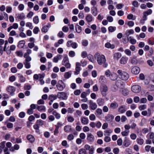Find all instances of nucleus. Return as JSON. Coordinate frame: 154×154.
<instances>
[{
  "mask_svg": "<svg viewBox=\"0 0 154 154\" xmlns=\"http://www.w3.org/2000/svg\"><path fill=\"white\" fill-rule=\"evenodd\" d=\"M105 47L107 48H110L112 49H114L115 48V46L113 45H111L110 43L109 42H107L105 44Z\"/></svg>",
  "mask_w": 154,
  "mask_h": 154,
  "instance_id": "obj_26",
  "label": "nucleus"
},
{
  "mask_svg": "<svg viewBox=\"0 0 154 154\" xmlns=\"http://www.w3.org/2000/svg\"><path fill=\"white\" fill-rule=\"evenodd\" d=\"M6 90L12 94V93L14 92L15 91V88L13 86H10L6 88Z\"/></svg>",
  "mask_w": 154,
  "mask_h": 154,
  "instance_id": "obj_17",
  "label": "nucleus"
},
{
  "mask_svg": "<svg viewBox=\"0 0 154 154\" xmlns=\"http://www.w3.org/2000/svg\"><path fill=\"white\" fill-rule=\"evenodd\" d=\"M127 18L129 20H134L136 19V17L132 14H130L127 15Z\"/></svg>",
  "mask_w": 154,
  "mask_h": 154,
  "instance_id": "obj_35",
  "label": "nucleus"
},
{
  "mask_svg": "<svg viewBox=\"0 0 154 154\" xmlns=\"http://www.w3.org/2000/svg\"><path fill=\"white\" fill-rule=\"evenodd\" d=\"M131 141L128 139H125L123 142V145L125 147L129 146L131 144Z\"/></svg>",
  "mask_w": 154,
  "mask_h": 154,
  "instance_id": "obj_21",
  "label": "nucleus"
},
{
  "mask_svg": "<svg viewBox=\"0 0 154 154\" xmlns=\"http://www.w3.org/2000/svg\"><path fill=\"white\" fill-rule=\"evenodd\" d=\"M72 74L71 71H69L66 72L65 73L64 75V77L66 79H69L71 77Z\"/></svg>",
  "mask_w": 154,
  "mask_h": 154,
  "instance_id": "obj_27",
  "label": "nucleus"
},
{
  "mask_svg": "<svg viewBox=\"0 0 154 154\" xmlns=\"http://www.w3.org/2000/svg\"><path fill=\"white\" fill-rule=\"evenodd\" d=\"M67 138L70 141L74 139V136L72 134H69L67 136Z\"/></svg>",
  "mask_w": 154,
  "mask_h": 154,
  "instance_id": "obj_57",
  "label": "nucleus"
},
{
  "mask_svg": "<svg viewBox=\"0 0 154 154\" xmlns=\"http://www.w3.org/2000/svg\"><path fill=\"white\" fill-rule=\"evenodd\" d=\"M23 63L25 66L26 69H29L31 67V65L29 62H24Z\"/></svg>",
  "mask_w": 154,
  "mask_h": 154,
  "instance_id": "obj_43",
  "label": "nucleus"
},
{
  "mask_svg": "<svg viewBox=\"0 0 154 154\" xmlns=\"http://www.w3.org/2000/svg\"><path fill=\"white\" fill-rule=\"evenodd\" d=\"M44 121L41 120L39 119L37 121V123L38 125L42 126L44 124Z\"/></svg>",
  "mask_w": 154,
  "mask_h": 154,
  "instance_id": "obj_56",
  "label": "nucleus"
},
{
  "mask_svg": "<svg viewBox=\"0 0 154 154\" xmlns=\"http://www.w3.org/2000/svg\"><path fill=\"white\" fill-rule=\"evenodd\" d=\"M126 111V109L125 108V106L122 105L120 106L118 109V112L121 113L125 112Z\"/></svg>",
  "mask_w": 154,
  "mask_h": 154,
  "instance_id": "obj_22",
  "label": "nucleus"
},
{
  "mask_svg": "<svg viewBox=\"0 0 154 154\" xmlns=\"http://www.w3.org/2000/svg\"><path fill=\"white\" fill-rule=\"evenodd\" d=\"M124 52L126 55L128 56H131V52L129 49H126L124 51Z\"/></svg>",
  "mask_w": 154,
  "mask_h": 154,
  "instance_id": "obj_41",
  "label": "nucleus"
},
{
  "mask_svg": "<svg viewBox=\"0 0 154 154\" xmlns=\"http://www.w3.org/2000/svg\"><path fill=\"white\" fill-rule=\"evenodd\" d=\"M116 85L117 87L119 88H122L123 86V82L120 80H118L116 82Z\"/></svg>",
  "mask_w": 154,
  "mask_h": 154,
  "instance_id": "obj_16",
  "label": "nucleus"
},
{
  "mask_svg": "<svg viewBox=\"0 0 154 154\" xmlns=\"http://www.w3.org/2000/svg\"><path fill=\"white\" fill-rule=\"evenodd\" d=\"M88 104L91 110H94L97 108V104L91 100H89Z\"/></svg>",
  "mask_w": 154,
  "mask_h": 154,
  "instance_id": "obj_7",
  "label": "nucleus"
},
{
  "mask_svg": "<svg viewBox=\"0 0 154 154\" xmlns=\"http://www.w3.org/2000/svg\"><path fill=\"white\" fill-rule=\"evenodd\" d=\"M112 132V131L111 129H109L104 131V135L109 136Z\"/></svg>",
  "mask_w": 154,
  "mask_h": 154,
  "instance_id": "obj_37",
  "label": "nucleus"
},
{
  "mask_svg": "<svg viewBox=\"0 0 154 154\" xmlns=\"http://www.w3.org/2000/svg\"><path fill=\"white\" fill-rule=\"evenodd\" d=\"M36 109L40 112H45L46 110V107L44 105H36Z\"/></svg>",
  "mask_w": 154,
  "mask_h": 154,
  "instance_id": "obj_13",
  "label": "nucleus"
},
{
  "mask_svg": "<svg viewBox=\"0 0 154 154\" xmlns=\"http://www.w3.org/2000/svg\"><path fill=\"white\" fill-rule=\"evenodd\" d=\"M92 13L94 16L97 15V8L96 7H93L91 8Z\"/></svg>",
  "mask_w": 154,
  "mask_h": 154,
  "instance_id": "obj_28",
  "label": "nucleus"
},
{
  "mask_svg": "<svg viewBox=\"0 0 154 154\" xmlns=\"http://www.w3.org/2000/svg\"><path fill=\"white\" fill-rule=\"evenodd\" d=\"M33 21L34 23L36 24H37L38 23L39 20L38 16H35L33 18Z\"/></svg>",
  "mask_w": 154,
  "mask_h": 154,
  "instance_id": "obj_44",
  "label": "nucleus"
},
{
  "mask_svg": "<svg viewBox=\"0 0 154 154\" xmlns=\"http://www.w3.org/2000/svg\"><path fill=\"white\" fill-rule=\"evenodd\" d=\"M75 53L73 51H70L69 53V56L71 57H73L75 56Z\"/></svg>",
  "mask_w": 154,
  "mask_h": 154,
  "instance_id": "obj_58",
  "label": "nucleus"
},
{
  "mask_svg": "<svg viewBox=\"0 0 154 154\" xmlns=\"http://www.w3.org/2000/svg\"><path fill=\"white\" fill-rule=\"evenodd\" d=\"M118 106V104L116 102L112 103L110 106V107L112 109H116Z\"/></svg>",
  "mask_w": 154,
  "mask_h": 154,
  "instance_id": "obj_24",
  "label": "nucleus"
},
{
  "mask_svg": "<svg viewBox=\"0 0 154 154\" xmlns=\"http://www.w3.org/2000/svg\"><path fill=\"white\" fill-rule=\"evenodd\" d=\"M140 103H145L147 101V100L146 98H143L140 100Z\"/></svg>",
  "mask_w": 154,
  "mask_h": 154,
  "instance_id": "obj_54",
  "label": "nucleus"
},
{
  "mask_svg": "<svg viewBox=\"0 0 154 154\" xmlns=\"http://www.w3.org/2000/svg\"><path fill=\"white\" fill-rule=\"evenodd\" d=\"M114 118V116L111 114H108L105 117V119L108 122H111Z\"/></svg>",
  "mask_w": 154,
  "mask_h": 154,
  "instance_id": "obj_14",
  "label": "nucleus"
},
{
  "mask_svg": "<svg viewBox=\"0 0 154 154\" xmlns=\"http://www.w3.org/2000/svg\"><path fill=\"white\" fill-rule=\"evenodd\" d=\"M57 98V95L51 94L48 96V99L51 102H53L54 100Z\"/></svg>",
  "mask_w": 154,
  "mask_h": 154,
  "instance_id": "obj_25",
  "label": "nucleus"
},
{
  "mask_svg": "<svg viewBox=\"0 0 154 154\" xmlns=\"http://www.w3.org/2000/svg\"><path fill=\"white\" fill-rule=\"evenodd\" d=\"M86 19L88 22H90L92 21L93 17L91 15L88 14L86 16Z\"/></svg>",
  "mask_w": 154,
  "mask_h": 154,
  "instance_id": "obj_31",
  "label": "nucleus"
},
{
  "mask_svg": "<svg viewBox=\"0 0 154 154\" xmlns=\"http://www.w3.org/2000/svg\"><path fill=\"white\" fill-rule=\"evenodd\" d=\"M15 53L19 57H22L23 55V53L22 51H17Z\"/></svg>",
  "mask_w": 154,
  "mask_h": 154,
  "instance_id": "obj_59",
  "label": "nucleus"
},
{
  "mask_svg": "<svg viewBox=\"0 0 154 154\" xmlns=\"http://www.w3.org/2000/svg\"><path fill=\"white\" fill-rule=\"evenodd\" d=\"M24 57L25 58L24 62H29L31 61L32 58L29 56L24 55Z\"/></svg>",
  "mask_w": 154,
  "mask_h": 154,
  "instance_id": "obj_42",
  "label": "nucleus"
},
{
  "mask_svg": "<svg viewBox=\"0 0 154 154\" xmlns=\"http://www.w3.org/2000/svg\"><path fill=\"white\" fill-rule=\"evenodd\" d=\"M121 54L120 53H115L113 55L114 58L117 60L121 57Z\"/></svg>",
  "mask_w": 154,
  "mask_h": 154,
  "instance_id": "obj_32",
  "label": "nucleus"
},
{
  "mask_svg": "<svg viewBox=\"0 0 154 154\" xmlns=\"http://www.w3.org/2000/svg\"><path fill=\"white\" fill-rule=\"evenodd\" d=\"M129 133V131H125L121 132V134L123 136H127Z\"/></svg>",
  "mask_w": 154,
  "mask_h": 154,
  "instance_id": "obj_46",
  "label": "nucleus"
},
{
  "mask_svg": "<svg viewBox=\"0 0 154 154\" xmlns=\"http://www.w3.org/2000/svg\"><path fill=\"white\" fill-rule=\"evenodd\" d=\"M122 93L125 96H127L128 94V91L126 89H123L122 91Z\"/></svg>",
  "mask_w": 154,
  "mask_h": 154,
  "instance_id": "obj_45",
  "label": "nucleus"
},
{
  "mask_svg": "<svg viewBox=\"0 0 154 154\" xmlns=\"http://www.w3.org/2000/svg\"><path fill=\"white\" fill-rule=\"evenodd\" d=\"M128 58L126 57H122L120 60V63L122 64H126L128 61Z\"/></svg>",
  "mask_w": 154,
  "mask_h": 154,
  "instance_id": "obj_20",
  "label": "nucleus"
},
{
  "mask_svg": "<svg viewBox=\"0 0 154 154\" xmlns=\"http://www.w3.org/2000/svg\"><path fill=\"white\" fill-rule=\"evenodd\" d=\"M81 106L82 109L83 110L87 109L88 108V105L86 104L83 103L81 105Z\"/></svg>",
  "mask_w": 154,
  "mask_h": 154,
  "instance_id": "obj_55",
  "label": "nucleus"
},
{
  "mask_svg": "<svg viewBox=\"0 0 154 154\" xmlns=\"http://www.w3.org/2000/svg\"><path fill=\"white\" fill-rule=\"evenodd\" d=\"M93 90L94 92H97L98 91L99 89L97 84H96L93 87Z\"/></svg>",
  "mask_w": 154,
  "mask_h": 154,
  "instance_id": "obj_60",
  "label": "nucleus"
},
{
  "mask_svg": "<svg viewBox=\"0 0 154 154\" xmlns=\"http://www.w3.org/2000/svg\"><path fill=\"white\" fill-rule=\"evenodd\" d=\"M57 96V98L63 100L66 99L67 97L66 93L63 92H58Z\"/></svg>",
  "mask_w": 154,
  "mask_h": 154,
  "instance_id": "obj_5",
  "label": "nucleus"
},
{
  "mask_svg": "<svg viewBox=\"0 0 154 154\" xmlns=\"http://www.w3.org/2000/svg\"><path fill=\"white\" fill-rule=\"evenodd\" d=\"M81 123L83 125H86L88 123V119L87 118L81 117Z\"/></svg>",
  "mask_w": 154,
  "mask_h": 154,
  "instance_id": "obj_19",
  "label": "nucleus"
},
{
  "mask_svg": "<svg viewBox=\"0 0 154 154\" xmlns=\"http://www.w3.org/2000/svg\"><path fill=\"white\" fill-rule=\"evenodd\" d=\"M108 89L107 86L106 85H103L100 86V91L103 96L105 97L106 95Z\"/></svg>",
  "mask_w": 154,
  "mask_h": 154,
  "instance_id": "obj_4",
  "label": "nucleus"
},
{
  "mask_svg": "<svg viewBox=\"0 0 154 154\" xmlns=\"http://www.w3.org/2000/svg\"><path fill=\"white\" fill-rule=\"evenodd\" d=\"M76 32L78 33H80L82 31V28L79 25H76L75 27Z\"/></svg>",
  "mask_w": 154,
  "mask_h": 154,
  "instance_id": "obj_38",
  "label": "nucleus"
},
{
  "mask_svg": "<svg viewBox=\"0 0 154 154\" xmlns=\"http://www.w3.org/2000/svg\"><path fill=\"white\" fill-rule=\"evenodd\" d=\"M127 38L128 40H130V41L132 44H134L136 42V41L134 39L132 38L131 37H127Z\"/></svg>",
  "mask_w": 154,
  "mask_h": 154,
  "instance_id": "obj_36",
  "label": "nucleus"
},
{
  "mask_svg": "<svg viewBox=\"0 0 154 154\" xmlns=\"http://www.w3.org/2000/svg\"><path fill=\"white\" fill-rule=\"evenodd\" d=\"M25 44V42L24 40H21L20 41L18 45V47L20 48H21L24 46Z\"/></svg>",
  "mask_w": 154,
  "mask_h": 154,
  "instance_id": "obj_30",
  "label": "nucleus"
},
{
  "mask_svg": "<svg viewBox=\"0 0 154 154\" xmlns=\"http://www.w3.org/2000/svg\"><path fill=\"white\" fill-rule=\"evenodd\" d=\"M134 32V31L132 29H131L129 30L126 31L125 33V35L127 37L130 35L133 34Z\"/></svg>",
  "mask_w": 154,
  "mask_h": 154,
  "instance_id": "obj_29",
  "label": "nucleus"
},
{
  "mask_svg": "<svg viewBox=\"0 0 154 154\" xmlns=\"http://www.w3.org/2000/svg\"><path fill=\"white\" fill-rule=\"evenodd\" d=\"M88 150V153L89 154H93L94 152V149L93 146H91V148Z\"/></svg>",
  "mask_w": 154,
  "mask_h": 154,
  "instance_id": "obj_48",
  "label": "nucleus"
},
{
  "mask_svg": "<svg viewBox=\"0 0 154 154\" xmlns=\"http://www.w3.org/2000/svg\"><path fill=\"white\" fill-rule=\"evenodd\" d=\"M130 137L132 140H135L137 138V135L133 133L130 135Z\"/></svg>",
  "mask_w": 154,
  "mask_h": 154,
  "instance_id": "obj_62",
  "label": "nucleus"
},
{
  "mask_svg": "<svg viewBox=\"0 0 154 154\" xmlns=\"http://www.w3.org/2000/svg\"><path fill=\"white\" fill-rule=\"evenodd\" d=\"M131 89L132 92L136 93H139L141 90V87L137 85H135L132 86Z\"/></svg>",
  "mask_w": 154,
  "mask_h": 154,
  "instance_id": "obj_6",
  "label": "nucleus"
},
{
  "mask_svg": "<svg viewBox=\"0 0 154 154\" xmlns=\"http://www.w3.org/2000/svg\"><path fill=\"white\" fill-rule=\"evenodd\" d=\"M148 88L149 91H154V85H149Z\"/></svg>",
  "mask_w": 154,
  "mask_h": 154,
  "instance_id": "obj_64",
  "label": "nucleus"
},
{
  "mask_svg": "<svg viewBox=\"0 0 154 154\" xmlns=\"http://www.w3.org/2000/svg\"><path fill=\"white\" fill-rule=\"evenodd\" d=\"M117 73L119 77L122 80H127L129 78V75L128 74L121 69L118 70Z\"/></svg>",
  "mask_w": 154,
  "mask_h": 154,
  "instance_id": "obj_2",
  "label": "nucleus"
},
{
  "mask_svg": "<svg viewBox=\"0 0 154 154\" xmlns=\"http://www.w3.org/2000/svg\"><path fill=\"white\" fill-rule=\"evenodd\" d=\"M94 57L97 59L98 63L100 65L104 64L106 61L105 57L103 55H100L99 52H96L94 55Z\"/></svg>",
  "mask_w": 154,
  "mask_h": 154,
  "instance_id": "obj_1",
  "label": "nucleus"
},
{
  "mask_svg": "<svg viewBox=\"0 0 154 154\" xmlns=\"http://www.w3.org/2000/svg\"><path fill=\"white\" fill-rule=\"evenodd\" d=\"M89 119L91 121H94L96 119L95 116L94 114H91L89 116Z\"/></svg>",
  "mask_w": 154,
  "mask_h": 154,
  "instance_id": "obj_63",
  "label": "nucleus"
},
{
  "mask_svg": "<svg viewBox=\"0 0 154 154\" xmlns=\"http://www.w3.org/2000/svg\"><path fill=\"white\" fill-rule=\"evenodd\" d=\"M130 61L131 63L133 64H136L137 63V60L134 57L131 58Z\"/></svg>",
  "mask_w": 154,
  "mask_h": 154,
  "instance_id": "obj_39",
  "label": "nucleus"
},
{
  "mask_svg": "<svg viewBox=\"0 0 154 154\" xmlns=\"http://www.w3.org/2000/svg\"><path fill=\"white\" fill-rule=\"evenodd\" d=\"M64 130L66 132H69L71 130V127L69 125H66L64 128Z\"/></svg>",
  "mask_w": 154,
  "mask_h": 154,
  "instance_id": "obj_23",
  "label": "nucleus"
},
{
  "mask_svg": "<svg viewBox=\"0 0 154 154\" xmlns=\"http://www.w3.org/2000/svg\"><path fill=\"white\" fill-rule=\"evenodd\" d=\"M27 139L31 143L34 142L35 141V138L32 135L29 134L26 137Z\"/></svg>",
  "mask_w": 154,
  "mask_h": 154,
  "instance_id": "obj_18",
  "label": "nucleus"
},
{
  "mask_svg": "<svg viewBox=\"0 0 154 154\" xmlns=\"http://www.w3.org/2000/svg\"><path fill=\"white\" fill-rule=\"evenodd\" d=\"M137 142L139 144L142 145L144 143V140L142 138H138L137 139Z\"/></svg>",
  "mask_w": 154,
  "mask_h": 154,
  "instance_id": "obj_33",
  "label": "nucleus"
},
{
  "mask_svg": "<svg viewBox=\"0 0 154 154\" xmlns=\"http://www.w3.org/2000/svg\"><path fill=\"white\" fill-rule=\"evenodd\" d=\"M25 15L23 13L18 14L16 15V19L18 21L24 20L25 18Z\"/></svg>",
  "mask_w": 154,
  "mask_h": 154,
  "instance_id": "obj_10",
  "label": "nucleus"
},
{
  "mask_svg": "<svg viewBox=\"0 0 154 154\" xmlns=\"http://www.w3.org/2000/svg\"><path fill=\"white\" fill-rule=\"evenodd\" d=\"M118 75L115 73H111L109 77V79L112 81H115L118 78Z\"/></svg>",
  "mask_w": 154,
  "mask_h": 154,
  "instance_id": "obj_12",
  "label": "nucleus"
},
{
  "mask_svg": "<svg viewBox=\"0 0 154 154\" xmlns=\"http://www.w3.org/2000/svg\"><path fill=\"white\" fill-rule=\"evenodd\" d=\"M82 45L84 46H86L88 45V42L87 40H84L82 41Z\"/></svg>",
  "mask_w": 154,
  "mask_h": 154,
  "instance_id": "obj_51",
  "label": "nucleus"
},
{
  "mask_svg": "<svg viewBox=\"0 0 154 154\" xmlns=\"http://www.w3.org/2000/svg\"><path fill=\"white\" fill-rule=\"evenodd\" d=\"M97 102L99 106H102L104 104V99L101 98H100L97 100Z\"/></svg>",
  "mask_w": 154,
  "mask_h": 154,
  "instance_id": "obj_15",
  "label": "nucleus"
},
{
  "mask_svg": "<svg viewBox=\"0 0 154 154\" xmlns=\"http://www.w3.org/2000/svg\"><path fill=\"white\" fill-rule=\"evenodd\" d=\"M32 51L29 49H27L26 50V52L25 53L24 55L25 56H29V55L31 53Z\"/></svg>",
  "mask_w": 154,
  "mask_h": 154,
  "instance_id": "obj_61",
  "label": "nucleus"
},
{
  "mask_svg": "<svg viewBox=\"0 0 154 154\" xmlns=\"http://www.w3.org/2000/svg\"><path fill=\"white\" fill-rule=\"evenodd\" d=\"M87 140L88 142H93L95 140V138L91 133H88L87 134Z\"/></svg>",
  "mask_w": 154,
  "mask_h": 154,
  "instance_id": "obj_8",
  "label": "nucleus"
},
{
  "mask_svg": "<svg viewBox=\"0 0 154 154\" xmlns=\"http://www.w3.org/2000/svg\"><path fill=\"white\" fill-rule=\"evenodd\" d=\"M62 64L67 69L71 68V65L69 63V59L67 56H65L64 57L62 61Z\"/></svg>",
  "mask_w": 154,
  "mask_h": 154,
  "instance_id": "obj_3",
  "label": "nucleus"
},
{
  "mask_svg": "<svg viewBox=\"0 0 154 154\" xmlns=\"http://www.w3.org/2000/svg\"><path fill=\"white\" fill-rule=\"evenodd\" d=\"M118 88L116 85H113L111 87V90L113 91L116 92L118 90Z\"/></svg>",
  "mask_w": 154,
  "mask_h": 154,
  "instance_id": "obj_53",
  "label": "nucleus"
},
{
  "mask_svg": "<svg viewBox=\"0 0 154 154\" xmlns=\"http://www.w3.org/2000/svg\"><path fill=\"white\" fill-rule=\"evenodd\" d=\"M116 27L110 26L108 28V30L109 32H112L116 29Z\"/></svg>",
  "mask_w": 154,
  "mask_h": 154,
  "instance_id": "obj_52",
  "label": "nucleus"
},
{
  "mask_svg": "<svg viewBox=\"0 0 154 154\" xmlns=\"http://www.w3.org/2000/svg\"><path fill=\"white\" fill-rule=\"evenodd\" d=\"M139 108L140 110L145 109L146 108V105L145 104L141 105L139 106Z\"/></svg>",
  "mask_w": 154,
  "mask_h": 154,
  "instance_id": "obj_49",
  "label": "nucleus"
},
{
  "mask_svg": "<svg viewBox=\"0 0 154 154\" xmlns=\"http://www.w3.org/2000/svg\"><path fill=\"white\" fill-rule=\"evenodd\" d=\"M152 11L151 9H149L146 11H145L143 12V14L147 16L152 14Z\"/></svg>",
  "mask_w": 154,
  "mask_h": 154,
  "instance_id": "obj_47",
  "label": "nucleus"
},
{
  "mask_svg": "<svg viewBox=\"0 0 154 154\" xmlns=\"http://www.w3.org/2000/svg\"><path fill=\"white\" fill-rule=\"evenodd\" d=\"M67 120L69 122H72L74 121V119L72 116H69L67 117Z\"/></svg>",
  "mask_w": 154,
  "mask_h": 154,
  "instance_id": "obj_50",
  "label": "nucleus"
},
{
  "mask_svg": "<svg viewBox=\"0 0 154 154\" xmlns=\"http://www.w3.org/2000/svg\"><path fill=\"white\" fill-rule=\"evenodd\" d=\"M87 152L85 149L82 148L79 150V154H87Z\"/></svg>",
  "mask_w": 154,
  "mask_h": 154,
  "instance_id": "obj_40",
  "label": "nucleus"
},
{
  "mask_svg": "<svg viewBox=\"0 0 154 154\" xmlns=\"http://www.w3.org/2000/svg\"><path fill=\"white\" fill-rule=\"evenodd\" d=\"M56 86L57 89L60 91H62L65 88V86H63L59 83Z\"/></svg>",
  "mask_w": 154,
  "mask_h": 154,
  "instance_id": "obj_34",
  "label": "nucleus"
},
{
  "mask_svg": "<svg viewBox=\"0 0 154 154\" xmlns=\"http://www.w3.org/2000/svg\"><path fill=\"white\" fill-rule=\"evenodd\" d=\"M80 66V64L79 63L77 62L76 63L75 71L74 72V74L75 75H78L79 74L81 70Z\"/></svg>",
  "mask_w": 154,
  "mask_h": 154,
  "instance_id": "obj_9",
  "label": "nucleus"
},
{
  "mask_svg": "<svg viewBox=\"0 0 154 154\" xmlns=\"http://www.w3.org/2000/svg\"><path fill=\"white\" fill-rule=\"evenodd\" d=\"M140 71V68L137 66H134L131 69L132 73L135 75L138 74L139 73Z\"/></svg>",
  "mask_w": 154,
  "mask_h": 154,
  "instance_id": "obj_11",
  "label": "nucleus"
}]
</instances>
